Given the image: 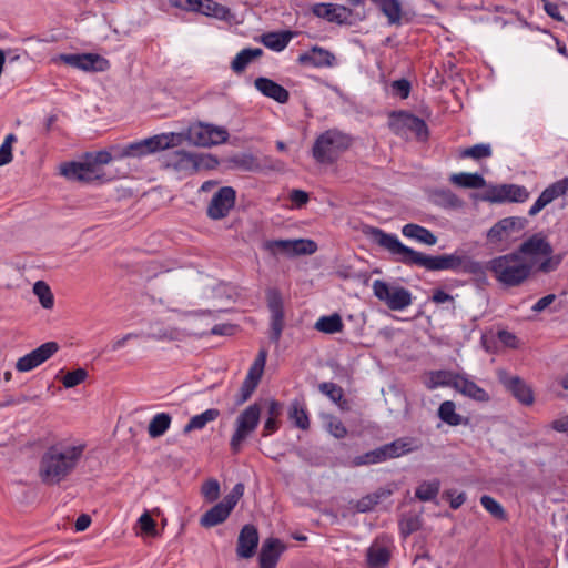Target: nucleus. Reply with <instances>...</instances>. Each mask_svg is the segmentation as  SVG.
Wrapping results in <instances>:
<instances>
[{"label": "nucleus", "instance_id": "obj_1", "mask_svg": "<svg viewBox=\"0 0 568 568\" xmlns=\"http://www.w3.org/2000/svg\"><path fill=\"white\" fill-rule=\"evenodd\" d=\"M373 241L386 250L396 262L407 266H418L426 271H452L455 273H466L474 276H485V265L470 256L454 252L442 255H427L403 244L396 234L374 227L371 232Z\"/></svg>", "mask_w": 568, "mask_h": 568}, {"label": "nucleus", "instance_id": "obj_2", "mask_svg": "<svg viewBox=\"0 0 568 568\" xmlns=\"http://www.w3.org/2000/svg\"><path fill=\"white\" fill-rule=\"evenodd\" d=\"M83 443L60 440L47 447L40 457L38 475L47 486L65 480L80 464L85 450Z\"/></svg>", "mask_w": 568, "mask_h": 568}, {"label": "nucleus", "instance_id": "obj_3", "mask_svg": "<svg viewBox=\"0 0 568 568\" xmlns=\"http://www.w3.org/2000/svg\"><path fill=\"white\" fill-rule=\"evenodd\" d=\"M486 270H489L497 282L507 287L523 284L530 275L532 265L516 251L491 258Z\"/></svg>", "mask_w": 568, "mask_h": 568}, {"label": "nucleus", "instance_id": "obj_4", "mask_svg": "<svg viewBox=\"0 0 568 568\" xmlns=\"http://www.w3.org/2000/svg\"><path fill=\"white\" fill-rule=\"evenodd\" d=\"M180 134L170 132L155 134L153 136L138 140L124 145H113L115 159L124 158H144L160 151L176 146L180 143Z\"/></svg>", "mask_w": 568, "mask_h": 568}, {"label": "nucleus", "instance_id": "obj_5", "mask_svg": "<svg viewBox=\"0 0 568 568\" xmlns=\"http://www.w3.org/2000/svg\"><path fill=\"white\" fill-rule=\"evenodd\" d=\"M353 143V138L337 129H329L321 133L312 148V155L320 164L335 163L342 153L347 151Z\"/></svg>", "mask_w": 568, "mask_h": 568}, {"label": "nucleus", "instance_id": "obj_6", "mask_svg": "<svg viewBox=\"0 0 568 568\" xmlns=\"http://www.w3.org/2000/svg\"><path fill=\"white\" fill-rule=\"evenodd\" d=\"M216 164V159L210 154L186 152L184 150L169 152L160 159L162 169L184 175H191L202 169H212Z\"/></svg>", "mask_w": 568, "mask_h": 568}, {"label": "nucleus", "instance_id": "obj_7", "mask_svg": "<svg viewBox=\"0 0 568 568\" xmlns=\"http://www.w3.org/2000/svg\"><path fill=\"white\" fill-rule=\"evenodd\" d=\"M388 126L395 135L406 140L416 138L419 141H425L429 134L426 122L406 111L392 112L388 118Z\"/></svg>", "mask_w": 568, "mask_h": 568}, {"label": "nucleus", "instance_id": "obj_8", "mask_svg": "<svg viewBox=\"0 0 568 568\" xmlns=\"http://www.w3.org/2000/svg\"><path fill=\"white\" fill-rule=\"evenodd\" d=\"M372 288L375 297L392 311H403L413 303L410 291L404 286L375 280Z\"/></svg>", "mask_w": 568, "mask_h": 568}, {"label": "nucleus", "instance_id": "obj_9", "mask_svg": "<svg viewBox=\"0 0 568 568\" xmlns=\"http://www.w3.org/2000/svg\"><path fill=\"white\" fill-rule=\"evenodd\" d=\"M260 417L261 407L257 403L251 404L237 416L235 432L230 440V447L234 454L240 452L243 442L256 429Z\"/></svg>", "mask_w": 568, "mask_h": 568}, {"label": "nucleus", "instance_id": "obj_10", "mask_svg": "<svg viewBox=\"0 0 568 568\" xmlns=\"http://www.w3.org/2000/svg\"><path fill=\"white\" fill-rule=\"evenodd\" d=\"M229 136L225 128L202 122L191 124L187 130V140L192 144L203 148L224 143Z\"/></svg>", "mask_w": 568, "mask_h": 568}, {"label": "nucleus", "instance_id": "obj_11", "mask_svg": "<svg viewBox=\"0 0 568 568\" xmlns=\"http://www.w3.org/2000/svg\"><path fill=\"white\" fill-rule=\"evenodd\" d=\"M53 62H62L84 72H104L110 68L109 60L98 53H62L53 58Z\"/></svg>", "mask_w": 568, "mask_h": 568}, {"label": "nucleus", "instance_id": "obj_12", "mask_svg": "<svg viewBox=\"0 0 568 568\" xmlns=\"http://www.w3.org/2000/svg\"><path fill=\"white\" fill-rule=\"evenodd\" d=\"M263 250L272 255H301L313 254L317 250V245L312 240H271L263 243Z\"/></svg>", "mask_w": 568, "mask_h": 568}, {"label": "nucleus", "instance_id": "obj_13", "mask_svg": "<svg viewBox=\"0 0 568 568\" xmlns=\"http://www.w3.org/2000/svg\"><path fill=\"white\" fill-rule=\"evenodd\" d=\"M267 306L271 312L270 339L278 343L284 328V305L283 298L277 288L266 291Z\"/></svg>", "mask_w": 568, "mask_h": 568}, {"label": "nucleus", "instance_id": "obj_14", "mask_svg": "<svg viewBox=\"0 0 568 568\" xmlns=\"http://www.w3.org/2000/svg\"><path fill=\"white\" fill-rule=\"evenodd\" d=\"M393 540L386 535L378 536L367 548L366 562L368 568H387L393 554Z\"/></svg>", "mask_w": 568, "mask_h": 568}, {"label": "nucleus", "instance_id": "obj_15", "mask_svg": "<svg viewBox=\"0 0 568 568\" xmlns=\"http://www.w3.org/2000/svg\"><path fill=\"white\" fill-rule=\"evenodd\" d=\"M236 200V192L231 186H222L212 196L206 214L212 220H221L229 215L230 211L234 207Z\"/></svg>", "mask_w": 568, "mask_h": 568}, {"label": "nucleus", "instance_id": "obj_16", "mask_svg": "<svg viewBox=\"0 0 568 568\" xmlns=\"http://www.w3.org/2000/svg\"><path fill=\"white\" fill-rule=\"evenodd\" d=\"M58 351L59 345L57 342L43 343L36 349L20 357L16 363V369L21 373L30 372L52 357Z\"/></svg>", "mask_w": 568, "mask_h": 568}, {"label": "nucleus", "instance_id": "obj_17", "mask_svg": "<svg viewBox=\"0 0 568 568\" xmlns=\"http://www.w3.org/2000/svg\"><path fill=\"white\" fill-rule=\"evenodd\" d=\"M498 381L521 405L531 406L534 404L535 396L531 387L519 376L499 371Z\"/></svg>", "mask_w": 568, "mask_h": 568}, {"label": "nucleus", "instance_id": "obj_18", "mask_svg": "<svg viewBox=\"0 0 568 568\" xmlns=\"http://www.w3.org/2000/svg\"><path fill=\"white\" fill-rule=\"evenodd\" d=\"M60 174L70 181L94 182L102 178L101 170L92 163L85 162H67L61 164Z\"/></svg>", "mask_w": 568, "mask_h": 568}, {"label": "nucleus", "instance_id": "obj_19", "mask_svg": "<svg viewBox=\"0 0 568 568\" xmlns=\"http://www.w3.org/2000/svg\"><path fill=\"white\" fill-rule=\"evenodd\" d=\"M529 197L525 186L517 184H503L493 187L486 199L493 203L516 202L523 203Z\"/></svg>", "mask_w": 568, "mask_h": 568}, {"label": "nucleus", "instance_id": "obj_20", "mask_svg": "<svg viewBox=\"0 0 568 568\" xmlns=\"http://www.w3.org/2000/svg\"><path fill=\"white\" fill-rule=\"evenodd\" d=\"M568 191V178H564L559 181L547 186L535 201V203L529 209L528 214L530 216H535L538 214L544 207L550 204L554 200L559 196H562Z\"/></svg>", "mask_w": 568, "mask_h": 568}, {"label": "nucleus", "instance_id": "obj_21", "mask_svg": "<svg viewBox=\"0 0 568 568\" xmlns=\"http://www.w3.org/2000/svg\"><path fill=\"white\" fill-rule=\"evenodd\" d=\"M258 531L252 524H246L242 527L236 546V555L239 558L248 559L255 555L258 546Z\"/></svg>", "mask_w": 568, "mask_h": 568}, {"label": "nucleus", "instance_id": "obj_22", "mask_svg": "<svg viewBox=\"0 0 568 568\" xmlns=\"http://www.w3.org/2000/svg\"><path fill=\"white\" fill-rule=\"evenodd\" d=\"M312 12L318 18L338 24L348 23L352 14L349 8L335 3H316L312 7Z\"/></svg>", "mask_w": 568, "mask_h": 568}, {"label": "nucleus", "instance_id": "obj_23", "mask_svg": "<svg viewBox=\"0 0 568 568\" xmlns=\"http://www.w3.org/2000/svg\"><path fill=\"white\" fill-rule=\"evenodd\" d=\"M420 442L410 436L399 437L392 443L382 445V449L385 455V460L394 459L416 452L420 448Z\"/></svg>", "mask_w": 568, "mask_h": 568}, {"label": "nucleus", "instance_id": "obj_24", "mask_svg": "<svg viewBox=\"0 0 568 568\" xmlns=\"http://www.w3.org/2000/svg\"><path fill=\"white\" fill-rule=\"evenodd\" d=\"M516 252L521 256L529 255L536 257L549 256L552 254L554 250L546 236L541 233H537L524 241Z\"/></svg>", "mask_w": 568, "mask_h": 568}, {"label": "nucleus", "instance_id": "obj_25", "mask_svg": "<svg viewBox=\"0 0 568 568\" xmlns=\"http://www.w3.org/2000/svg\"><path fill=\"white\" fill-rule=\"evenodd\" d=\"M454 389H456L462 395L479 403H487L490 400L489 394L484 388L478 386L474 381L469 379L466 375H458L456 382L454 383Z\"/></svg>", "mask_w": 568, "mask_h": 568}, {"label": "nucleus", "instance_id": "obj_26", "mask_svg": "<svg viewBox=\"0 0 568 568\" xmlns=\"http://www.w3.org/2000/svg\"><path fill=\"white\" fill-rule=\"evenodd\" d=\"M254 85L264 97L273 99L281 104L286 103L290 99L288 91L268 78L260 77L255 79Z\"/></svg>", "mask_w": 568, "mask_h": 568}, {"label": "nucleus", "instance_id": "obj_27", "mask_svg": "<svg viewBox=\"0 0 568 568\" xmlns=\"http://www.w3.org/2000/svg\"><path fill=\"white\" fill-rule=\"evenodd\" d=\"M284 546L276 538H267L261 548L258 561L261 568H275Z\"/></svg>", "mask_w": 568, "mask_h": 568}, {"label": "nucleus", "instance_id": "obj_28", "mask_svg": "<svg viewBox=\"0 0 568 568\" xmlns=\"http://www.w3.org/2000/svg\"><path fill=\"white\" fill-rule=\"evenodd\" d=\"M517 217H505L494 224L487 233L490 242L498 243L508 240L515 231L520 229Z\"/></svg>", "mask_w": 568, "mask_h": 568}, {"label": "nucleus", "instance_id": "obj_29", "mask_svg": "<svg viewBox=\"0 0 568 568\" xmlns=\"http://www.w3.org/2000/svg\"><path fill=\"white\" fill-rule=\"evenodd\" d=\"M298 62L315 68L332 67L335 55L328 50L315 45L310 51L300 54Z\"/></svg>", "mask_w": 568, "mask_h": 568}, {"label": "nucleus", "instance_id": "obj_30", "mask_svg": "<svg viewBox=\"0 0 568 568\" xmlns=\"http://www.w3.org/2000/svg\"><path fill=\"white\" fill-rule=\"evenodd\" d=\"M402 234L407 239L428 246L435 245L438 241L437 236L430 230L415 223L405 224L402 227Z\"/></svg>", "mask_w": 568, "mask_h": 568}, {"label": "nucleus", "instance_id": "obj_31", "mask_svg": "<svg viewBox=\"0 0 568 568\" xmlns=\"http://www.w3.org/2000/svg\"><path fill=\"white\" fill-rule=\"evenodd\" d=\"M432 202L442 209L457 210L464 206V201L449 189L435 190L430 194Z\"/></svg>", "mask_w": 568, "mask_h": 568}, {"label": "nucleus", "instance_id": "obj_32", "mask_svg": "<svg viewBox=\"0 0 568 568\" xmlns=\"http://www.w3.org/2000/svg\"><path fill=\"white\" fill-rule=\"evenodd\" d=\"M294 37L292 31L267 32L262 36V43L276 52L283 51Z\"/></svg>", "mask_w": 568, "mask_h": 568}, {"label": "nucleus", "instance_id": "obj_33", "mask_svg": "<svg viewBox=\"0 0 568 568\" xmlns=\"http://www.w3.org/2000/svg\"><path fill=\"white\" fill-rule=\"evenodd\" d=\"M219 417L220 410L217 408H209L203 413L191 417L187 424L184 426L183 433L189 434L193 430H201L209 423L216 420Z\"/></svg>", "mask_w": 568, "mask_h": 568}, {"label": "nucleus", "instance_id": "obj_34", "mask_svg": "<svg viewBox=\"0 0 568 568\" xmlns=\"http://www.w3.org/2000/svg\"><path fill=\"white\" fill-rule=\"evenodd\" d=\"M288 418L300 429L306 430L310 428V418L303 400L294 399L291 403Z\"/></svg>", "mask_w": 568, "mask_h": 568}, {"label": "nucleus", "instance_id": "obj_35", "mask_svg": "<svg viewBox=\"0 0 568 568\" xmlns=\"http://www.w3.org/2000/svg\"><path fill=\"white\" fill-rule=\"evenodd\" d=\"M262 54L263 50L260 48L243 49L231 62V69L235 73H242L254 59L260 58Z\"/></svg>", "mask_w": 568, "mask_h": 568}, {"label": "nucleus", "instance_id": "obj_36", "mask_svg": "<svg viewBox=\"0 0 568 568\" xmlns=\"http://www.w3.org/2000/svg\"><path fill=\"white\" fill-rule=\"evenodd\" d=\"M449 181L465 189H483L486 185L485 179L479 173H454Z\"/></svg>", "mask_w": 568, "mask_h": 568}, {"label": "nucleus", "instance_id": "obj_37", "mask_svg": "<svg viewBox=\"0 0 568 568\" xmlns=\"http://www.w3.org/2000/svg\"><path fill=\"white\" fill-rule=\"evenodd\" d=\"M458 375L459 374L457 373L444 369L430 372L428 381L426 382V387L428 389H435L440 386H449L454 388V383Z\"/></svg>", "mask_w": 568, "mask_h": 568}, {"label": "nucleus", "instance_id": "obj_38", "mask_svg": "<svg viewBox=\"0 0 568 568\" xmlns=\"http://www.w3.org/2000/svg\"><path fill=\"white\" fill-rule=\"evenodd\" d=\"M376 7L387 17L390 24H397L402 20V4L398 0H372Z\"/></svg>", "mask_w": 568, "mask_h": 568}, {"label": "nucleus", "instance_id": "obj_39", "mask_svg": "<svg viewBox=\"0 0 568 568\" xmlns=\"http://www.w3.org/2000/svg\"><path fill=\"white\" fill-rule=\"evenodd\" d=\"M343 327L344 324L342 317L337 313H334L328 316H321L314 325V328L316 331L325 334L339 333L343 331Z\"/></svg>", "mask_w": 568, "mask_h": 568}, {"label": "nucleus", "instance_id": "obj_40", "mask_svg": "<svg viewBox=\"0 0 568 568\" xmlns=\"http://www.w3.org/2000/svg\"><path fill=\"white\" fill-rule=\"evenodd\" d=\"M230 514L231 513L219 503L201 517L200 523L203 527H214L226 520Z\"/></svg>", "mask_w": 568, "mask_h": 568}, {"label": "nucleus", "instance_id": "obj_41", "mask_svg": "<svg viewBox=\"0 0 568 568\" xmlns=\"http://www.w3.org/2000/svg\"><path fill=\"white\" fill-rule=\"evenodd\" d=\"M172 417L168 413H159L152 417L148 426V434L151 438H158L170 428Z\"/></svg>", "mask_w": 568, "mask_h": 568}, {"label": "nucleus", "instance_id": "obj_42", "mask_svg": "<svg viewBox=\"0 0 568 568\" xmlns=\"http://www.w3.org/2000/svg\"><path fill=\"white\" fill-rule=\"evenodd\" d=\"M438 417L449 426L462 424L463 417L456 413V405L453 400H445L439 405Z\"/></svg>", "mask_w": 568, "mask_h": 568}, {"label": "nucleus", "instance_id": "obj_43", "mask_svg": "<svg viewBox=\"0 0 568 568\" xmlns=\"http://www.w3.org/2000/svg\"><path fill=\"white\" fill-rule=\"evenodd\" d=\"M384 462H386L385 455L382 449V446H379L373 450H369L362 455L355 456L353 458V460L351 462V465L353 467H359V466L381 464Z\"/></svg>", "mask_w": 568, "mask_h": 568}, {"label": "nucleus", "instance_id": "obj_44", "mask_svg": "<svg viewBox=\"0 0 568 568\" xmlns=\"http://www.w3.org/2000/svg\"><path fill=\"white\" fill-rule=\"evenodd\" d=\"M197 12L207 17L225 19L229 16L230 10L213 0H201V6L197 9Z\"/></svg>", "mask_w": 568, "mask_h": 568}, {"label": "nucleus", "instance_id": "obj_45", "mask_svg": "<svg viewBox=\"0 0 568 568\" xmlns=\"http://www.w3.org/2000/svg\"><path fill=\"white\" fill-rule=\"evenodd\" d=\"M491 148L489 144H485V143H478V144H475L470 148H466V149H460L458 151V156L460 159H467V158H470V159H474V160H481V159H487V158H490L491 156Z\"/></svg>", "mask_w": 568, "mask_h": 568}, {"label": "nucleus", "instance_id": "obj_46", "mask_svg": "<svg viewBox=\"0 0 568 568\" xmlns=\"http://www.w3.org/2000/svg\"><path fill=\"white\" fill-rule=\"evenodd\" d=\"M440 483L438 480L423 481L415 491L416 498L422 501L434 500L439 493Z\"/></svg>", "mask_w": 568, "mask_h": 568}, {"label": "nucleus", "instance_id": "obj_47", "mask_svg": "<svg viewBox=\"0 0 568 568\" xmlns=\"http://www.w3.org/2000/svg\"><path fill=\"white\" fill-rule=\"evenodd\" d=\"M33 293L38 296L39 302L43 308L50 310L53 307L54 297L50 286L45 282H36L33 285Z\"/></svg>", "mask_w": 568, "mask_h": 568}, {"label": "nucleus", "instance_id": "obj_48", "mask_svg": "<svg viewBox=\"0 0 568 568\" xmlns=\"http://www.w3.org/2000/svg\"><path fill=\"white\" fill-rule=\"evenodd\" d=\"M481 506L495 518L506 520L507 515L503 506L491 496L484 495L480 498Z\"/></svg>", "mask_w": 568, "mask_h": 568}, {"label": "nucleus", "instance_id": "obj_49", "mask_svg": "<svg viewBox=\"0 0 568 568\" xmlns=\"http://www.w3.org/2000/svg\"><path fill=\"white\" fill-rule=\"evenodd\" d=\"M146 338L153 339V341H179L181 338V332L179 328L175 327H162L159 328L154 333L146 334Z\"/></svg>", "mask_w": 568, "mask_h": 568}, {"label": "nucleus", "instance_id": "obj_50", "mask_svg": "<svg viewBox=\"0 0 568 568\" xmlns=\"http://www.w3.org/2000/svg\"><path fill=\"white\" fill-rule=\"evenodd\" d=\"M85 159L98 169L100 165L109 164L112 160H116L112 148L110 151L101 150L93 153H87Z\"/></svg>", "mask_w": 568, "mask_h": 568}, {"label": "nucleus", "instance_id": "obj_51", "mask_svg": "<svg viewBox=\"0 0 568 568\" xmlns=\"http://www.w3.org/2000/svg\"><path fill=\"white\" fill-rule=\"evenodd\" d=\"M201 493L209 503L215 501L220 497V483L215 478H210L203 483Z\"/></svg>", "mask_w": 568, "mask_h": 568}, {"label": "nucleus", "instance_id": "obj_52", "mask_svg": "<svg viewBox=\"0 0 568 568\" xmlns=\"http://www.w3.org/2000/svg\"><path fill=\"white\" fill-rule=\"evenodd\" d=\"M244 494V485L242 483H237L227 494L222 501H220L230 513L236 506L237 501Z\"/></svg>", "mask_w": 568, "mask_h": 568}, {"label": "nucleus", "instance_id": "obj_53", "mask_svg": "<svg viewBox=\"0 0 568 568\" xmlns=\"http://www.w3.org/2000/svg\"><path fill=\"white\" fill-rule=\"evenodd\" d=\"M318 388L321 393L326 395L334 403L341 402L344 396L343 388L332 382L321 383Z\"/></svg>", "mask_w": 568, "mask_h": 568}, {"label": "nucleus", "instance_id": "obj_54", "mask_svg": "<svg viewBox=\"0 0 568 568\" xmlns=\"http://www.w3.org/2000/svg\"><path fill=\"white\" fill-rule=\"evenodd\" d=\"M88 372L83 368H78L72 372H68L63 378L62 384L65 388H72L85 381Z\"/></svg>", "mask_w": 568, "mask_h": 568}, {"label": "nucleus", "instance_id": "obj_55", "mask_svg": "<svg viewBox=\"0 0 568 568\" xmlns=\"http://www.w3.org/2000/svg\"><path fill=\"white\" fill-rule=\"evenodd\" d=\"M17 141V136L10 133L6 136L0 146V166L12 161V143Z\"/></svg>", "mask_w": 568, "mask_h": 568}, {"label": "nucleus", "instance_id": "obj_56", "mask_svg": "<svg viewBox=\"0 0 568 568\" xmlns=\"http://www.w3.org/2000/svg\"><path fill=\"white\" fill-rule=\"evenodd\" d=\"M379 503V495L378 494H368L364 497H362L356 503V509L359 513H367L374 509V507Z\"/></svg>", "mask_w": 568, "mask_h": 568}, {"label": "nucleus", "instance_id": "obj_57", "mask_svg": "<svg viewBox=\"0 0 568 568\" xmlns=\"http://www.w3.org/2000/svg\"><path fill=\"white\" fill-rule=\"evenodd\" d=\"M139 525H140L141 531L143 534H145L148 536L156 535V523L148 511L143 513L140 516Z\"/></svg>", "mask_w": 568, "mask_h": 568}, {"label": "nucleus", "instance_id": "obj_58", "mask_svg": "<svg viewBox=\"0 0 568 568\" xmlns=\"http://www.w3.org/2000/svg\"><path fill=\"white\" fill-rule=\"evenodd\" d=\"M256 387H257L256 383L245 378L240 388V393L236 398V404L242 405L243 403H245L252 396V394L254 393Z\"/></svg>", "mask_w": 568, "mask_h": 568}, {"label": "nucleus", "instance_id": "obj_59", "mask_svg": "<svg viewBox=\"0 0 568 568\" xmlns=\"http://www.w3.org/2000/svg\"><path fill=\"white\" fill-rule=\"evenodd\" d=\"M328 432L335 437V438H344L347 435V429L342 423L341 419L333 417L329 419L327 424Z\"/></svg>", "mask_w": 568, "mask_h": 568}, {"label": "nucleus", "instance_id": "obj_60", "mask_svg": "<svg viewBox=\"0 0 568 568\" xmlns=\"http://www.w3.org/2000/svg\"><path fill=\"white\" fill-rule=\"evenodd\" d=\"M392 89L396 95L406 99L410 92V83L406 79H399L392 83Z\"/></svg>", "mask_w": 568, "mask_h": 568}, {"label": "nucleus", "instance_id": "obj_61", "mask_svg": "<svg viewBox=\"0 0 568 568\" xmlns=\"http://www.w3.org/2000/svg\"><path fill=\"white\" fill-rule=\"evenodd\" d=\"M545 261H542L539 265V270L544 273H549L551 271H555L561 263L562 257L561 255H549L545 256Z\"/></svg>", "mask_w": 568, "mask_h": 568}, {"label": "nucleus", "instance_id": "obj_62", "mask_svg": "<svg viewBox=\"0 0 568 568\" xmlns=\"http://www.w3.org/2000/svg\"><path fill=\"white\" fill-rule=\"evenodd\" d=\"M430 301L435 304H444V303H450L452 308L455 310L454 305V296L446 293L442 288L434 290L433 295L430 297Z\"/></svg>", "mask_w": 568, "mask_h": 568}, {"label": "nucleus", "instance_id": "obj_63", "mask_svg": "<svg viewBox=\"0 0 568 568\" xmlns=\"http://www.w3.org/2000/svg\"><path fill=\"white\" fill-rule=\"evenodd\" d=\"M171 6L186 10L197 12L201 6V0H170Z\"/></svg>", "mask_w": 568, "mask_h": 568}, {"label": "nucleus", "instance_id": "obj_64", "mask_svg": "<svg viewBox=\"0 0 568 568\" xmlns=\"http://www.w3.org/2000/svg\"><path fill=\"white\" fill-rule=\"evenodd\" d=\"M556 300L555 294H548L539 298L531 307L532 312L539 313L546 310Z\"/></svg>", "mask_w": 568, "mask_h": 568}]
</instances>
